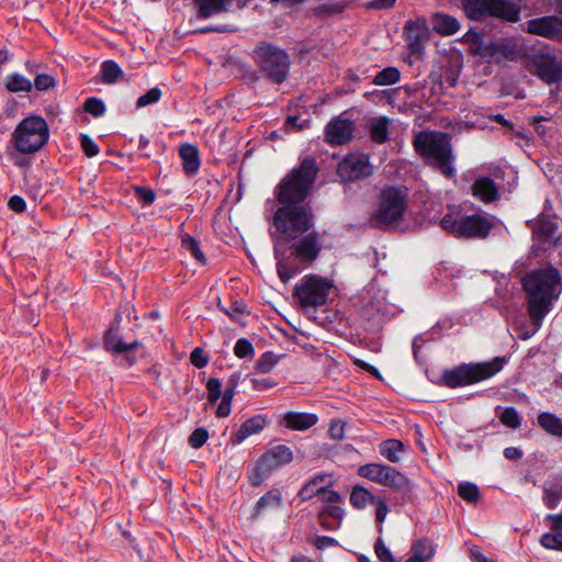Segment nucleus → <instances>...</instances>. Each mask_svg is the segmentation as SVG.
I'll list each match as a JSON object with an SVG mask.
<instances>
[{
	"instance_id": "f257e3e1",
	"label": "nucleus",
	"mask_w": 562,
	"mask_h": 562,
	"mask_svg": "<svg viewBox=\"0 0 562 562\" xmlns=\"http://www.w3.org/2000/svg\"><path fill=\"white\" fill-rule=\"evenodd\" d=\"M521 285L526 294L528 316L538 329L562 293L561 272L548 263L527 272L521 279Z\"/></svg>"
},
{
	"instance_id": "f03ea898",
	"label": "nucleus",
	"mask_w": 562,
	"mask_h": 562,
	"mask_svg": "<svg viewBox=\"0 0 562 562\" xmlns=\"http://www.w3.org/2000/svg\"><path fill=\"white\" fill-rule=\"evenodd\" d=\"M318 170L315 157L303 158L276 187L274 196L279 204H305Z\"/></svg>"
},
{
	"instance_id": "7ed1b4c3",
	"label": "nucleus",
	"mask_w": 562,
	"mask_h": 562,
	"mask_svg": "<svg viewBox=\"0 0 562 562\" xmlns=\"http://www.w3.org/2000/svg\"><path fill=\"white\" fill-rule=\"evenodd\" d=\"M414 148L428 164L436 166L448 178L456 173L452 165L451 136L445 132H419L413 140Z\"/></svg>"
},
{
	"instance_id": "20e7f679",
	"label": "nucleus",
	"mask_w": 562,
	"mask_h": 562,
	"mask_svg": "<svg viewBox=\"0 0 562 562\" xmlns=\"http://www.w3.org/2000/svg\"><path fill=\"white\" fill-rule=\"evenodd\" d=\"M407 207V188L386 187L376 200L375 209L369 217V225L372 228L386 231L403 220Z\"/></svg>"
},
{
	"instance_id": "39448f33",
	"label": "nucleus",
	"mask_w": 562,
	"mask_h": 562,
	"mask_svg": "<svg viewBox=\"0 0 562 562\" xmlns=\"http://www.w3.org/2000/svg\"><path fill=\"white\" fill-rule=\"evenodd\" d=\"M251 58L261 78L271 85H282L288 80L291 57L284 48L262 41L252 49Z\"/></svg>"
},
{
	"instance_id": "423d86ee",
	"label": "nucleus",
	"mask_w": 562,
	"mask_h": 562,
	"mask_svg": "<svg viewBox=\"0 0 562 562\" xmlns=\"http://www.w3.org/2000/svg\"><path fill=\"white\" fill-rule=\"evenodd\" d=\"M441 228L460 239H485L496 226V216L486 212L474 214L447 213Z\"/></svg>"
},
{
	"instance_id": "0eeeda50",
	"label": "nucleus",
	"mask_w": 562,
	"mask_h": 562,
	"mask_svg": "<svg viewBox=\"0 0 562 562\" xmlns=\"http://www.w3.org/2000/svg\"><path fill=\"white\" fill-rule=\"evenodd\" d=\"M505 358L495 357L491 361L461 363L443 370L440 384L449 389H458L485 381L499 372Z\"/></svg>"
},
{
	"instance_id": "6e6552de",
	"label": "nucleus",
	"mask_w": 562,
	"mask_h": 562,
	"mask_svg": "<svg viewBox=\"0 0 562 562\" xmlns=\"http://www.w3.org/2000/svg\"><path fill=\"white\" fill-rule=\"evenodd\" d=\"M273 215V225L281 239L289 244L314 226V214L308 204H280Z\"/></svg>"
},
{
	"instance_id": "1a4fd4ad",
	"label": "nucleus",
	"mask_w": 562,
	"mask_h": 562,
	"mask_svg": "<svg viewBox=\"0 0 562 562\" xmlns=\"http://www.w3.org/2000/svg\"><path fill=\"white\" fill-rule=\"evenodd\" d=\"M358 474L371 482L398 492L403 503H409L413 499L414 484L394 467L382 463H367L359 467Z\"/></svg>"
},
{
	"instance_id": "9d476101",
	"label": "nucleus",
	"mask_w": 562,
	"mask_h": 562,
	"mask_svg": "<svg viewBox=\"0 0 562 562\" xmlns=\"http://www.w3.org/2000/svg\"><path fill=\"white\" fill-rule=\"evenodd\" d=\"M48 138L47 122L40 115H31L16 125L11 143L21 154H34L48 142Z\"/></svg>"
},
{
	"instance_id": "9b49d317",
	"label": "nucleus",
	"mask_w": 562,
	"mask_h": 562,
	"mask_svg": "<svg viewBox=\"0 0 562 562\" xmlns=\"http://www.w3.org/2000/svg\"><path fill=\"white\" fill-rule=\"evenodd\" d=\"M294 459L292 449L286 445H276L262 453L248 474L252 486H260L274 471L290 464Z\"/></svg>"
},
{
	"instance_id": "f8f14e48",
	"label": "nucleus",
	"mask_w": 562,
	"mask_h": 562,
	"mask_svg": "<svg viewBox=\"0 0 562 562\" xmlns=\"http://www.w3.org/2000/svg\"><path fill=\"white\" fill-rule=\"evenodd\" d=\"M333 282L316 274L304 276L295 285L293 296L304 308L318 307L326 304Z\"/></svg>"
},
{
	"instance_id": "ddd939ff",
	"label": "nucleus",
	"mask_w": 562,
	"mask_h": 562,
	"mask_svg": "<svg viewBox=\"0 0 562 562\" xmlns=\"http://www.w3.org/2000/svg\"><path fill=\"white\" fill-rule=\"evenodd\" d=\"M528 70L547 85L562 80V63L550 53H533L527 56Z\"/></svg>"
},
{
	"instance_id": "4468645a",
	"label": "nucleus",
	"mask_w": 562,
	"mask_h": 562,
	"mask_svg": "<svg viewBox=\"0 0 562 562\" xmlns=\"http://www.w3.org/2000/svg\"><path fill=\"white\" fill-rule=\"evenodd\" d=\"M549 211H552V206L550 201L547 200L542 213L538 216L531 228L533 239L541 245L543 249L555 245L559 239L557 236L559 228L558 222Z\"/></svg>"
},
{
	"instance_id": "2eb2a0df",
	"label": "nucleus",
	"mask_w": 562,
	"mask_h": 562,
	"mask_svg": "<svg viewBox=\"0 0 562 562\" xmlns=\"http://www.w3.org/2000/svg\"><path fill=\"white\" fill-rule=\"evenodd\" d=\"M525 31L551 41L562 43V19L557 15H544L527 21Z\"/></svg>"
},
{
	"instance_id": "dca6fc26",
	"label": "nucleus",
	"mask_w": 562,
	"mask_h": 562,
	"mask_svg": "<svg viewBox=\"0 0 562 562\" xmlns=\"http://www.w3.org/2000/svg\"><path fill=\"white\" fill-rule=\"evenodd\" d=\"M403 30L409 53L414 56H420L425 49V42L429 37L426 20L424 18L408 20Z\"/></svg>"
},
{
	"instance_id": "f3484780",
	"label": "nucleus",
	"mask_w": 562,
	"mask_h": 562,
	"mask_svg": "<svg viewBox=\"0 0 562 562\" xmlns=\"http://www.w3.org/2000/svg\"><path fill=\"white\" fill-rule=\"evenodd\" d=\"M337 171L344 181H355L372 173L369 157L366 155L347 156L339 162Z\"/></svg>"
},
{
	"instance_id": "a211bd4d",
	"label": "nucleus",
	"mask_w": 562,
	"mask_h": 562,
	"mask_svg": "<svg viewBox=\"0 0 562 562\" xmlns=\"http://www.w3.org/2000/svg\"><path fill=\"white\" fill-rule=\"evenodd\" d=\"M292 255L303 263H312L314 262L321 251H322V243H321V234L318 232H311L306 235H302V237L292 245Z\"/></svg>"
},
{
	"instance_id": "6ab92c4d",
	"label": "nucleus",
	"mask_w": 562,
	"mask_h": 562,
	"mask_svg": "<svg viewBox=\"0 0 562 562\" xmlns=\"http://www.w3.org/2000/svg\"><path fill=\"white\" fill-rule=\"evenodd\" d=\"M353 132V121L338 115L327 123L325 127V142L330 145H345L352 139Z\"/></svg>"
},
{
	"instance_id": "aec40b11",
	"label": "nucleus",
	"mask_w": 562,
	"mask_h": 562,
	"mask_svg": "<svg viewBox=\"0 0 562 562\" xmlns=\"http://www.w3.org/2000/svg\"><path fill=\"white\" fill-rule=\"evenodd\" d=\"M318 423V416L314 413L289 411L278 419L280 427L293 431H305Z\"/></svg>"
},
{
	"instance_id": "412c9836",
	"label": "nucleus",
	"mask_w": 562,
	"mask_h": 562,
	"mask_svg": "<svg viewBox=\"0 0 562 562\" xmlns=\"http://www.w3.org/2000/svg\"><path fill=\"white\" fill-rule=\"evenodd\" d=\"M472 195L483 203H492L499 200V189L490 177H479L471 187Z\"/></svg>"
},
{
	"instance_id": "4be33fe9",
	"label": "nucleus",
	"mask_w": 562,
	"mask_h": 562,
	"mask_svg": "<svg viewBox=\"0 0 562 562\" xmlns=\"http://www.w3.org/2000/svg\"><path fill=\"white\" fill-rule=\"evenodd\" d=\"M268 425L266 415H255L246 419L235 434L232 435L231 441L233 445H239L251 435L261 432Z\"/></svg>"
},
{
	"instance_id": "5701e85b",
	"label": "nucleus",
	"mask_w": 562,
	"mask_h": 562,
	"mask_svg": "<svg viewBox=\"0 0 562 562\" xmlns=\"http://www.w3.org/2000/svg\"><path fill=\"white\" fill-rule=\"evenodd\" d=\"M488 16L499 18L508 22H518L520 8L509 0H491Z\"/></svg>"
},
{
	"instance_id": "b1692460",
	"label": "nucleus",
	"mask_w": 562,
	"mask_h": 562,
	"mask_svg": "<svg viewBox=\"0 0 562 562\" xmlns=\"http://www.w3.org/2000/svg\"><path fill=\"white\" fill-rule=\"evenodd\" d=\"M392 120L387 116L371 117L367 122L370 139L375 144H385L390 140V126Z\"/></svg>"
},
{
	"instance_id": "393cba45",
	"label": "nucleus",
	"mask_w": 562,
	"mask_h": 562,
	"mask_svg": "<svg viewBox=\"0 0 562 562\" xmlns=\"http://www.w3.org/2000/svg\"><path fill=\"white\" fill-rule=\"evenodd\" d=\"M179 156L182 159L183 171L187 175H195L201 166L200 153L195 145L191 143L181 144Z\"/></svg>"
},
{
	"instance_id": "a878e982",
	"label": "nucleus",
	"mask_w": 562,
	"mask_h": 562,
	"mask_svg": "<svg viewBox=\"0 0 562 562\" xmlns=\"http://www.w3.org/2000/svg\"><path fill=\"white\" fill-rule=\"evenodd\" d=\"M432 30L441 36H450L460 30V23L454 16L436 12L431 16Z\"/></svg>"
},
{
	"instance_id": "bb28decb",
	"label": "nucleus",
	"mask_w": 562,
	"mask_h": 562,
	"mask_svg": "<svg viewBox=\"0 0 562 562\" xmlns=\"http://www.w3.org/2000/svg\"><path fill=\"white\" fill-rule=\"evenodd\" d=\"M329 475L325 473H317L311 477L297 492V497L302 502H307L314 496H319L321 492H324V487L328 483Z\"/></svg>"
},
{
	"instance_id": "cd10ccee",
	"label": "nucleus",
	"mask_w": 562,
	"mask_h": 562,
	"mask_svg": "<svg viewBox=\"0 0 562 562\" xmlns=\"http://www.w3.org/2000/svg\"><path fill=\"white\" fill-rule=\"evenodd\" d=\"M562 501V474H558L543 486L542 502L549 509H555Z\"/></svg>"
},
{
	"instance_id": "c85d7f7f",
	"label": "nucleus",
	"mask_w": 562,
	"mask_h": 562,
	"mask_svg": "<svg viewBox=\"0 0 562 562\" xmlns=\"http://www.w3.org/2000/svg\"><path fill=\"white\" fill-rule=\"evenodd\" d=\"M282 503V494L279 488H271L265 493L255 504L251 518H258L267 509L280 507Z\"/></svg>"
},
{
	"instance_id": "c756f323",
	"label": "nucleus",
	"mask_w": 562,
	"mask_h": 562,
	"mask_svg": "<svg viewBox=\"0 0 562 562\" xmlns=\"http://www.w3.org/2000/svg\"><path fill=\"white\" fill-rule=\"evenodd\" d=\"M198 7L196 18L205 20L212 15L227 11L232 0H193Z\"/></svg>"
},
{
	"instance_id": "7c9ffc66",
	"label": "nucleus",
	"mask_w": 562,
	"mask_h": 562,
	"mask_svg": "<svg viewBox=\"0 0 562 562\" xmlns=\"http://www.w3.org/2000/svg\"><path fill=\"white\" fill-rule=\"evenodd\" d=\"M491 0H462V9L470 20L481 21L488 16Z\"/></svg>"
},
{
	"instance_id": "2f4dec72",
	"label": "nucleus",
	"mask_w": 562,
	"mask_h": 562,
	"mask_svg": "<svg viewBox=\"0 0 562 562\" xmlns=\"http://www.w3.org/2000/svg\"><path fill=\"white\" fill-rule=\"evenodd\" d=\"M412 557L407 560L414 562H426L435 554V548L427 538L416 540L411 548Z\"/></svg>"
},
{
	"instance_id": "473e14b6",
	"label": "nucleus",
	"mask_w": 562,
	"mask_h": 562,
	"mask_svg": "<svg viewBox=\"0 0 562 562\" xmlns=\"http://www.w3.org/2000/svg\"><path fill=\"white\" fill-rule=\"evenodd\" d=\"M538 425L549 435L562 437V418L549 412H542L538 415Z\"/></svg>"
},
{
	"instance_id": "72a5a7b5",
	"label": "nucleus",
	"mask_w": 562,
	"mask_h": 562,
	"mask_svg": "<svg viewBox=\"0 0 562 562\" xmlns=\"http://www.w3.org/2000/svg\"><path fill=\"white\" fill-rule=\"evenodd\" d=\"M405 446L398 439L383 440L379 446V451L386 460L392 463L400 461V453L404 452Z\"/></svg>"
},
{
	"instance_id": "f704fd0d",
	"label": "nucleus",
	"mask_w": 562,
	"mask_h": 562,
	"mask_svg": "<svg viewBox=\"0 0 562 562\" xmlns=\"http://www.w3.org/2000/svg\"><path fill=\"white\" fill-rule=\"evenodd\" d=\"M375 497L368 488L356 485L351 490L349 502L356 509H363L368 504H373Z\"/></svg>"
},
{
	"instance_id": "c9c22d12",
	"label": "nucleus",
	"mask_w": 562,
	"mask_h": 562,
	"mask_svg": "<svg viewBox=\"0 0 562 562\" xmlns=\"http://www.w3.org/2000/svg\"><path fill=\"white\" fill-rule=\"evenodd\" d=\"M103 346L106 351L114 355H122L125 352V342L119 335L117 328L110 327L104 334Z\"/></svg>"
},
{
	"instance_id": "e433bc0d",
	"label": "nucleus",
	"mask_w": 562,
	"mask_h": 562,
	"mask_svg": "<svg viewBox=\"0 0 562 562\" xmlns=\"http://www.w3.org/2000/svg\"><path fill=\"white\" fill-rule=\"evenodd\" d=\"M124 76L123 70L114 60H105L101 64V80L106 85L115 83Z\"/></svg>"
},
{
	"instance_id": "4c0bfd02",
	"label": "nucleus",
	"mask_w": 562,
	"mask_h": 562,
	"mask_svg": "<svg viewBox=\"0 0 562 562\" xmlns=\"http://www.w3.org/2000/svg\"><path fill=\"white\" fill-rule=\"evenodd\" d=\"M4 86L9 92H30L33 88L31 80L18 72L8 75Z\"/></svg>"
},
{
	"instance_id": "58836bf2",
	"label": "nucleus",
	"mask_w": 562,
	"mask_h": 562,
	"mask_svg": "<svg viewBox=\"0 0 562 562\" xmlns=\"http://www.w3.org/2000/svg\"><path fill=\"white\" fill-rule=\"evenodd\" d=\"M401 79V71L393 66L386 67L379 71L373 80L372 83L376 86H392L398 82Z\"/></svg>"
},
{
	"instance_id": "ea45409f",
	"label": "nucleus",
	"mask_w": 562,
	"mask_h": 562,
	"mask_svg": "<svg viewBox=\"0 0 562 562\" xmlns=\"http://www.w3.org/2000/svg\"><path fill=\"white\" fill-rule=\"evenodd\" d=\"M182 248H184L187 251H189L196 261H199L202 265L206 263V258L201 250L200 241L194 238L193 236L186 234L182 237L181 240Z\"/></svg>"
},
{
	"instance_id": "a19ab883",
	"label": "nucleus",
	"mask_w": 562,
	"mask_h": 562,
	"mask_svg": "<svg viewBox=\"0 0 562 562\" xmlns=\"http://www.w3.org/2000/svg\"><path fill=\"white\" fill-rule=\"evenodd\" d=\"M279 357L272 351H266L257 360L255 364V371L261 374L269 373L273 367L278 363Z\"/></svg>"
},
{
	"instance_id": "79ce46f5",
	"label": "nucleus",
	"mask_w": 562,
	"mask_h": 562,
	"mask_svg": "<svg viewBox=\"0 0 562 562\" xmlns=\"http://www.w3.org/2000/svg\"><path fill=\"white\" fill-rule=\"evenodd\" d=\"M458 495L468 503H476L480 498V491L476 484L462 482L458 486Z\"/></svg>"
},
{
	"instance_id": "37998d69",
	"label": "nucleus",
	"mask_w": 562,
	"mask_h": 562,
	"mask_svg": "<svg viewBox=\"0 0 562 562\" xmlns=\"http://www.w3.org/2000/svg\"><path fill=\"white\" fill-rule=\"evenodd\" d=\"M499 420L503 425L513 429H517L521 425V417L519 416L517 409L513 406L504 408L499 415Z\"/></svg>"
},
{
	"instance_id": "c03bdc74",
	"label": "nucleus",
	"mask_w": 562,
	"mask_h": 562,
	"mask_svg": "<svg viewBox=\"0 0 562 562\" xmlns=\"http://www.w3.org/2000/svg\"><path fill=\"white\" fill-rule=\"evenodd\" d=\"M540 543L546 549L562 551V532H546L541 536Z\"/></svg>"
},
{
	"instance_id": "a18cd8bd",
	"label": "nucleus",
	"mask_w": 562,
	"mask_h": 562,
	"mask_svg": "<svg viewBox=\"0 0 562 562\" xmlns=\"http://www.w3.org/2000/svg\"><path fill=\"white\" fill-rule=\"evenodd\" d=\"M83 109L87 113L94 117L102 116L106 110L104 102L97 97H90L86 99Z\"/></svg>"
},
{
	"instance_id": "49530a36",
	"label": "nucleus",
	"mask_w": 562,
	"mask_h": 562,
	"mask_svg": "<svg viewBox=\"0 0 562 562\" xmlns=\"http://www.w3.org/2000/svg\"><path fill=\"white\" fill-rule=\"evenodd\" d=\"M234 353L239 359L252 358L255 349L247 338H239L234 346Z\"/></svg>"
},
{
	"instance_id": "de8ad7c7",
	"label": "nucleus",
	"mask_w": 562,
	"mask_h": 562,
	"mask_svg": "<svg viewBox=\"0 0 562 562\" xmlns=\"http://www.w3.org/2000/svg\"><path fill=\"white\" fill-rule=\"evenodd\" d=\"M136 199L144 205H151L156 200V193L153 189L142 186L133 188Z\"/></svg>"
},
{
	"instance_id": "09e8293b",
	"label": "nucleus",
	"mask_w": 562,
	"mask_h": 562,
	"mask_svg": "<svg viewBox=\"0 0 562 562\" xmlns=\"http://www.w3.org/2000/svg\"><path fill=\"white\" fill-rule=\"evenodd\" d=\"M209 439V431L203 428L199 427L192 431V434L188 438V443L193 449H200L204 446V443Z\"/></svg>"
},
{
	"instance_id": "8fccbe9b",
	"label": "nucleus",
	"mask_w": 562,
	"mask_h": 562,
	"mask_svg": "<svg viewBox=\"0 0 562 562\" xmlns=\"http://www.w3.org/2000/svg\"><path fill=\"white\" fill-rule=\"evenodd\" d=\"M161 94V90L158 87H154L137 99L136 106L144 108L157 103L160 100Z\"/></svg>"
},
{
	"instance_id": "3c124183",
	"label": "nucleus",
	"mask_w": 562,
	"mask_h": 562,
	"mask_svg": "<svg viewBox=\"0 0 562 562\" xmlns=\"http://www.w3.org/2000/svg\"><path fill=\"white\" fill-rule=\"evenodd\" d=\"M209 392L207 400L210 404H215L222 395V382L217 378H210L206 383Z\"/></svg>"
},
{
	"instance_id": "603ef678",
	"label": "nucleus",
	"mask_w": 562,
	"mask_h": 562,
	"mask_svg": "<svg viewBox=\"0 0 562 562\" xmlns=\"http://www.w3.org/2000/svg\"><path fill=\"white\" fill-rule=\"evenodd\" d=\"M33 85L37 91H47L56 86V80L48 74H36Z\"/></svg>"
},
{
	"instance_id": "864d4df0",
	"label": "nucleus",
	"mask_w": 562,
	"mask_h": 562,
	"mask_svg": "<svg viewBox=\"0 0 562 562\" xmlns=\"http://www.w3.org/2000/svg\"><path fill=\"white\" fill-rule=\"evenodd\" d=\"M318 515H322L324 517H330L335 519L338 524H341L345 512L338 504H329L324 505L323 508L319 510Z\"/></svg>"
},
{
	"instance_id": "5fc2aeb1",
	"label": "nucleus",
	"mask_w": 562,
	"mask_h": 562,
	"mask_svg": "<svg viewBox=\"0 0 562 562\" xmlns=\"http://www.w3.org/2000/svg\"><path fill=\"white\" fill-rule=\"evenodd\" d=\"M374 552L381 562H395L391 550L385 546L382 538H378L374 543Z\"/></svg>"
},
{
	"instance_id": "6e6d98bb",
	"label": "nucleus",
	"mask_w": 562,
	"mask_h": 562,
	"mask_svg": "<svg viewBox=\"0 0 562 562\" xmlns=\"http://www.w3.org/2000/svg\"><path fill=\"white\" fill-rule=\"evenodd\" d=\"M80 145L85 155L89 158L97 156L100 151L98 144L87 134L80 135Z\"/></svg>"
},
{
	"instance_id": "4d7b16f0",
	"label": "nucleus",
	"mask_w": 562,
	"mask_h": 562,
	"mask_svg": "<svg viewBox=\"0 0 562 562\" xmlns=\"http://www.w3.org/2000/svg\"><path fill=\"white\" fill-rule=\"evenodd\" d=\"M375 507V520L379 525V532H382V524L389 513V506L385 503V499L382 497H375V502L373 503Z\"/></svg>"
},
{
	"instance_id": "13d9d810",
	"label": "nucleus",
	"mask_w": 562,
	"mask_h": 562,
	"mask_svg": "<svg viewBox=\"0 0 562 562\" xmlns=\"http://www.w3.org/2000/svg\"><path fill=\"white\" fill-rule=\"evenodd\" d=\"M423 341V336L418 335L414 338L412 345L414 360L420 367L427 366L426 358L422 355Z\"/></svg>"
},
{
	"instance_id": "bf43d9fd",
	"label": "nucleus",
	"mask_w": 562,
	"mask_h": 562,
	"mask_svg": "<svg viewBox=\"0 0 562 562\" xmlns=\"http://www.w3.org/2000/svg\"><path fill=\"white\" fill-rule=\"evenodd\" d=\"M190 361L195 368L202 369L209 363V356L205 355L202 348L196 347L190 355Z\"/></svg>"
},
{
	"instance_id": "052dcab7",
	"label": "nucleus",
	"mask_w": 562,
	"mask_h": 562,
	"mask_svg": "<svg viewBox=\"0 0 562 562\" xmlns=\"http://www.w3.org/2000/svg\"><path fill=\"white\" fill-rule=\"evenodd\" d=\"M345 426L346 424L341 420H331L328 428V436L334 440H341L345 437Z\"/></svg>"
},
{
	"instance_id": "680f3d73",
	"label": "nucleus",
	"mask_w": 562,
	"mask_h": 562,
	"mask_svg": "<svg viewBox=\"0 0 562 562\" xmlns=\"http://www.w3.org/2000/svg\"><path fill=\"white\" fill-rule=\"evenodd\" d=\"M329 485H330V482H328L326 484V486L324 487V492H321V494H319L322 502L325 505L339 504L341 502L340 494L334 490H329L328 488Z\"/></svg>"
},
{
	"instance_id": "e2e57ef3",
	"label": "nucleus",
	"mask_w": 562,
	"mask_h": 562,
	"mask_svg": "<svg viewBox=\"0 0 562 562\" xmlns=\"http://www.w3.org/2000/svg\"><path fill=\"white\" fill-rule=\"evenodd\" d=\"M250 383L255 391H266V390H269L277 385V383L272 379H269V378H262V379L252 378L250 380Z\"/></svg>"
},
{
	"instance_id": "0e129e2a",
	"label": "nucleus",
	"mask_w": 562,
	"mask_h": 562,
	"mask_svg": "<svg viewBox=\"0 0 562 562\" xmlns=\"http://www.w3.org/2000/svg\"><path fill=\"white\" fill-rule=\"evenodd\" d=\"M8 205L12 211L16 213H22L26 210V203L20 195H12L8 202Z\"/></svg>"
},
{
	"instance_id": "69168bd1",
	"label": "nucleus",
	"mask_w": 562,
	"mask_h": 562,
	"mask_svg": "<svg viewBox=\"0 0 562 562\" xmlns=\"http://www.w3.org/2000/svg\"><path fill=\"white\" fill-rule=\"evenodd\" d=\"M314 544L318 550H324L326 548L336 546L337 540L327 536H318L316 537Z\"/></svg>"
},
{
	"instance_id": "338daca9",
	"label": "nucleus",
	"mask_w": 562,
	"mask_h": 562,
	"mask_svg": "<svg viewBox=\"0 0 562 562\" xmlns=\"http://www.w3.org/2000/svg\"><path fill=\"white\" fill-rule=\"evenodd\" d=\"M277 272L283 283H286L294 274V272H292L290 268L281 261L277 263Z\"/></svg>"
},
{
	"instance_id": "774afa93",
	"label": "nucleus",
	"mask_w": 562,
	"mask_h": 562,
	"mask_svg": "<svg viewBox=\"0 0 562 562\" xmlns=\"http://www.w3.org/2000/svg\"><path fill=\"white\" fill-rule=\"evenodd\" d=\"M231 313L238 318L239 315L248 313L247 306L243 300H236L232 303Z\"/></svg>"
}]
</instances>
